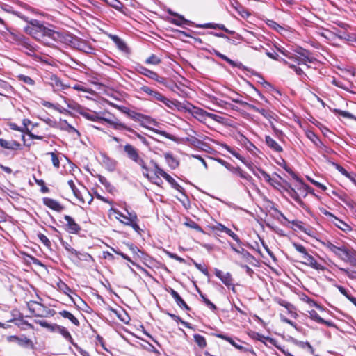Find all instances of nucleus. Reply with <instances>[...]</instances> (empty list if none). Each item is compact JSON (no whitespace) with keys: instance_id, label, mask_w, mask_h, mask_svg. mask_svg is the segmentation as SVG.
<instances>
[{"instance_id":"c03bdc74","label":"nucleus","mask_w":356,"mask_h":356,"mask_svg":"<svg viewBox=\"0 0 356 356\" xmlns=\"http://www.w3.org/2000/svg\"><path fill=\"white\" fill-rule=\"evenodd\" d=\"M302 300L307 303L310 307H315L319 309H323V307L321 305L307 296L302 298Z\"/></svg>"},{"instance_id":"a211bd4d","label":"nucleus","mask_w":356,"mask_h":356,"mask_svg":"<svg viewBox=\"0 0 356 356\" xmlns=\"http://www.w3.org/2000/svg\"><path fill=\"white\" fill-rule=\"evenodd\" d=\"M0 146L7 149L15 150L20 147V144L15 140H6L0 138Z\"/></svg>"},{"instance_id":"c756f323","label":"nucleus","mask_w":356,"mask_h":356,"mask_svg":"<svg viewBox=\"0 0 356 356\" xmlns=\"http://www.w3.org/2000/svg\"><path fill=\"white\" fill-rule=\"evenodd\" d=\"M295 344L296 346H298V347L302 348V349H305L306 350H307L309 353H310L311 354L314 355V356H316L315 354H314V348L312 346V345L307 342V341H295Z\"/></svg>"},{"instance_id":"6e6552de","label":"nucleus","mask_w":356,"mask_h":356,"mask_svg":"<svg viewBox=\"0 0 356 356\" xmlns=\"http://www.w3.org/2000/svg\"><path fill=\"white\" fill-rule=\"evenodd\" d=\"M302 259H304L302 263L305 265L308 266L317 270H325V267L322 264H319L314 259V257L312 255L309 254V253L306 254L304 257H302Z\"/></svg>"},{"instance_id":"f03ea898","label":"nucleus","mask_w":356,"mask_h":356,"mask_svg":"<svg viewBox=\"0 0 356 356\" xmlns=\"http://www.w3.org/2000/svg\"><path fill=\"white\" fill-rule=\"evenodd\" d=\"M324 246L337 257L351 265H356V252L346 245L337 246L330 241L323 243Z\"/></svg>"},{"instance_id":"f3484780","label":"nucleus","mask_w":356,"mask_h":356,"mask_svg":"<svg viewBox=\"0 0 356 356\" xmlns=\"http://www.w3.org/2000/svg\"><path fill=\"white\" fill-rule=\"evenodd\" d=\"M326 216H330L334 218L333 223L340 229L344 231V232H348L351 229L350 227L343 221L341 220L340 219L334 217L331 213L326 211L324 213Z\"/></svg>"},{"instance_id":"052dcab7","label":"nucleus","mask_w":356,"mask_h":356,"mask_svg":"<svg viewBox=\"0 0 356 356\" xmlns=\"http://www.w3.org/2000/svg\"><path fill=\"white\" fill-rule=\"evenodd\" d=\"M200 296L204 301V302L212 310H216V305L212 303L209 299H207L203 294L200 293Z\"/></svg>"},{"instance_id":"dca6fc26","label":"nucleus","mask_w":356,"mask_h":356,"mask_svg":"<svg viewBox=\"0 0 356 356\" xmlns=\"http://www.w3.org/2000/svg\"><path fill=\"white\" fill-rule=\"evenodd\" d=\"M108 124H109L115 130H126L129 131V133L133 134L135 130H134L132 128L127 126L124 123H122L118 120H107Z\"/></svg>"},{"instance_id":"c9c22d12","label":"nucleus","mask_w":356,"mask_h":356,"mask_svg":"<svg viewBox=\"0 0 356 356\" xmlns=\"http://www.w3.org/2000/svg\"><path fill=\"white\" fill-rule=\"evenodd\" d=\"M249 107L251 109L254 110V111L258 112L260 114H261L266 119L269 120L271 118H273V113L269 111H267V110H265L263 108L260 109V108H257V106L252 105V104L249 105Z\"/></svg>"},{"instance_id":"a19ab883","label":"nucleus","mask_w":356,"mask_h":356,"mask_svg":"<svg viewBox=\"0 0 356 356\" xmlns=\"http://www.w3.org/2000/svg\"><path fill=\"white\" fill-rule=\"evenodd\" d=\"M275 301L280 306L285 307L290 313L292 312V310L294 309L293 305L281 298H275Z\"/></svg>"},{"instance_id":"4468645a","label":"nucleus","mask_w":356,"mask_h":356,"mask_svg":"<svg viewBox=\"0 0 356 356\" xmlns=\"http://www.w3.org/2000/svg\"><path fill=\"white\" fill-rule=\"evenodd\" d=\"M53 332L59 333L66 340H67L70 343L73 344L74 346H76V344L74 343L73 339H72L70 333L68 332V330L65 327L55 324Z\"/></svg>"},{"instance_id":"f704fd0d","label":"nucleus","mask_w":356,"mask_h":356,"mask_svg":"<svg viewBox=\"0 0 356 356\" xmlns=\"http://www.w3.org/2000/svg\"><path fill=\"white\" fill-rule=\"evenodd\" d=\"M56 286L58 291L68 295L72 292L71 289L62 280H59L56 283Z\"/></svg>"},{"instance_id":"412c9836","label":"nucleus","mask_w":356,"mask_h":356,"mask_svg":"<svg viewBox=\"0 0 356 356\" xmlns=\"http://www.w3.org/2000/svg\"><path fill=\"white\" fill-rule=\"evenodd\" d=\"M192 115L200 122H204L207 118V112L200 108L194 107Z\"/></svg>"},{"instance_id":"7ed1b4c3","label":"nucleus","mask_w":356,"mask_h":356,"mask_svg":"<svg viewBox=\"0 0 356 356\" xmlns=\"http://www.w3.org/2000/svg\"><path fill=\"white\" fill-rule=\"evenodd\" d=\"M125 211L127 215L123 214L116 209L111 208L110 209L111 213L114 216L116 220L125 225L131 227L136 232H139L140 229L137 223L138 217L136 213L134 211H129L127 209H125Z\"/></svg>"},{"instance_id":"c85d7f7f","label":"nucleus","mask_w":356,"mask_h":356,"mask_svg":"<svg viewBox=\"0 0 356 356\" xmlns=\"http://www.w3.org/2000/svg\"><path fill=\"white\" fill-rule=\"evenodd\" d=\"M24 38L25 37H24L23 35H16L15 33H10L6 36V40L11 43H14V44H16L19 46V44H20L19 41L23 40L24 39Z\"/></svg>"},{"instance_id":"0eeeda50","label":"nucleus","mask_w":356,"mask_h":356,"mask_svg":"<svg viewBox=\"0 0 356 356\" xmlns=\"http://www.w3.org/2000/svg\"><path fill=\"white\" fill-rule=\"evenodd\" d=\"M136 70L140 74H141L151 79L155 80L159 83H163V81H164L163 78L159 76L156 72H154L142 65H138L136 67Z\"/></svg>"},{"instance_id":"ea45409f","label":"nucleus","mask_w":356,"mask_h":356,"mask_svg":"<svg viewBox=\"0 0 356 356\" xmlns=\"http://www.w3.org/2000/svg\"><path fill=\"white\" fill-rule=\"evenodd\" d=\"M281 61L283 62L285 65H287L289 67L293 69L297 75H305L303 70L300 67L289 63L287 60L283 58L281 59Z\"/></svg>"},{"instance_id":"6ab92c4d","label":"nucleus","mask_w":356,"mask_h":356,"mask_svg":"<svg viewBox=\"0 0 356 356\" xmlns=\"http://www.w3.org/2000/svg\"><path fill=\"white\" fill-rule=\"evenodd\" d=\"M170 295L172 296V298L175 299L176 303L181 308H184L186 310H189V307L186 304V302L184 301V300L180 297L179 293L175 291L172 289H170L168 290Z\"/></svg>"},{"instance_id":"de8ad7c7","label":"nucleus","mask_w":356,"mask_h":356,"mask_svg":"<svg viewBox=\"0 0 356 356\" xmlns=\"http://www.w3.org/2000/svg\"><path fill=\"white\" fill-rule=\"evenodd\" d=\"M38 238L46 247L49 248L51 245V241L49 238L43 234L39 233L38 234Z\"/></svg>"},{"instance_id":"473e14b6","label":"nucleus","mask_w":356,"mask_h":356,"mask_svg":"<svg viewBox=\"0 0 356 356\" xmlns=\"http://www.w3.org/2000/svg\"><path fill=\"white\" fill-rule=\"evenodd\" d=\"M59 127L61 130L67 131L69 133H76L79 134V131L72 125L69 124L65 120H60Z\"/></svg>"},{"instance_id":"8fccbe9b","label":"nucleus","mask_w":356,"mask_h":356,"mask_svg":"<svg viewBox=\"0 0 356 356\" xmlns=\"http://www.w3.org/2000/svg\"><path fill=\"white\" fill-rule=\"evenodd\" d=\"M309 318L320 323L321 321H323V319L318 314L315 310H310L308 312Z\"/></svg>"},{"instance_id":"6e6d98bb","label":"nucleus","mask_w":356,"mask_h":356,"mask_svg":"<svg viewBox=\"0 0 356 356\" xmlns=\"http://www.w3.org/2000/svg\"><path fill=\"white\" fill-rule=\"evenodd\" d=\"M38 323L42 327H45V328L48 329L49 330H50L51 332H53V330H54V326H55V323L51 324V323H49L46 321H39Z\"/></svg>"},{"instance_id":"49530a36","label":"nucleus","mask_w":356,"mask_h":356,"mask_svg":"<svg viewBox=\"0 0 356 356\" xmlns=\"http://www.w3.org/2000/svg\"><path fill=\"white\" fill-rule=\"evenodd\" d=\"M171 15H175L177 17V19H172V22L176 25L181 26L184 24H186L187 22V20H186L182 16L177 15L175 13H170Z\"/></svg>"},{"instance_id":"7c9ffc66","label":"nucleus","mask_w":356,"mask_h":356,"mask_svg":"<svg viewBox=\"0 0 356 356\" xmlns=\"http://www.w3.org/2000/svg\"><path fill=\"white\" fill-rule=\"evenodd\" d=\"M111 38L119 49L124 52L128 51V47H127L126 44L118 36L111 35Z\"/></svg>"},{"instance_id":"9d476101","label":"nucleus","mask_w":356,"mask_h":356,"mask_svg":"<svg viewBox=\"0 0 356 356\" xmlns=\"http://www.w3.org/2000/svg\"><path fill=\"white\" fill-rule=\"evenodd\" d=\"M64 219L67 222L65 229L71 234H77L81 230L80 226L70 216L65 215Z\"/></svg>"},{"instance_id":"39448f33","label":"nucleus","mask_w":356,"mask_h":356,"mask_svg":"<svg viewBox=\"0 0 356 356\" xmlns=\"http://www.w3.org/2000/svg\"><path fill=\"white\" fill-rule=\"evenodd\" d=\"M292 60L298 64L306 65H307V63H314L316 60L309 51L302 48H298L295 50Z\"/></svg>"},{"instance_id":"37998d69","label":"nucleus","mask_w":356,"mask_h":356,"mask_svg":"<svg viewBox=\"0 0 356 356\" xmlns=\"http://www.w3.org/2000/svg\"><path fill=\"white\" fill-rule=\"evenodd\" d=\"M106 1L109 6L118 10H121L123 8V4L118 0H106Z\"/></svg>"},{"instance_id":"680f3d73","label":"nucleus","mask_w":356,"mask_h":356,"mask_svg":"<svg viewBox=\"0 0 356 356\" xmlns=\"http://www.w3.org/2000/svg\"><path fill=\"white\" fill-rule=\"evenodd\" d=\"M154 167H155V170H154V173L155 175L158 177V176H161L163 177V178L165 177V176L168 174L166 173L163 169H161V168H159L156 163H154Z\"/></svg>"},{"instance_id":"e2e57ef3","label":"nucleus","mask_w":356,"mask_h":356,"mask_svg":"<svg viewBox=\"0 0 356 356\" xmlns=\"http://www.w3.org/2000/svg\"><path fill=\"white\" fill-rule=\"evenodd\" d=\"M138 165L140 166L141 168L143 169V175L147 179H150V177L149 175V169L147 167L143 159V165Z\"/></svg>"},{"instance_id":"338daca9","label":"nucleus","mask_w":356,"mask_h":356,"mask_svg":"<svg viewBox=\"0 0 356 356\" xmlns=\"http://www.w3.org/2000/svg\"><path fill=\"white\" fill-rule=\"evenodd\" d=\"M72 88L81 92H88L89 90L82 84H75L72 86Z\"/></svg>"},{"instance_id":"bb28decb","label":"nucleus","mask_w":356,"mask_h":356,"mask_svg":"<svg viewBox=\"0 0 356 356\" xmlns=\"http://www.w3.org/2000/svg\"><path fill=\"white\" fill-rule=\"evenodd\" d=\"M222 147L226 149L228 152L232 154L234 156H235L236 159L240 160L242 163L245 164L247 166L249 163H247L245 159L239 153H238L236 150L230 147L229 145L224 144L222 145Z\"/></svg>"},{"instance_id":"cd10ccee","label":"nucleus","mask_w":356,"mask_h":356,"mask_svg":"<svg viewBox=\"0 0 356 356\" xmlns=\"http://www.w3.org/2000/svg\"><path fill=\"white\" fill-rule=\"evenodd\" d=\"M58 314L63 318L69 319L74 325H79V320L70 312L63 310L58 312Z\"/></svg>"},{"instance_id":"2eb2a0df","label":"nucleus","mask_w":356,"mask_h":356,"mask_svg":"<svg viewBox=\"0 0 356 356\" xmlns=\"http://www.w3.org/2000/svg\"><path fill=\"white\" fill-rule=\"evenodd\" d=\"M50 84L54 91H60L69 88V86L64 84L61 80L56 76L52 75L50 77Z\"/></svg>"},{"instance_id":"69168bd1","label":"nucleus","mask_w":356,"mask_h":356,"mask_svg":"<svg viewBox=\"0 0 356 356\" xmlns=\"http://www.w3.org/2000/svg\"><path fill=\"white\" fill-rule=\"evenodd\" d=\"M334 165L335 166L336 169L339 172H341L343 175L346 176V177L348 176H349L350 173L345 168H343L342 166H341L340 165L337 164V163H334Z\"/></svg>"},{"instance_id":"1a4fd4ad","label":"nucleus","mask_w":356,"mask_h":356,"mask_svg":"<svg viewBox=\"0 0 356 356\" xmlns=\"http://www.w3.org/2000/svg\"><path fill=\"white\" fill-rule=\"evenodd\" d=\"M248 168L252 172L254 176L259 179L264 178L266 181L269 183L270 185H273V183L271 182L272 179L270 176L262 169L254 168L251 163L248 165Z\"/></svg>"},{"instance_id":"13d9d810","label":"nucleus","mask_w":356,"mask_h":356,"mask_svg":"<svg viewBox=\"0 0 356 356\" xmlns=\"http://www.w3.org/2000/svg\"><path fill=\"white\" fill-rule=\"evenodd\" d=\"M268 24L269 26H270L272 29L276 30L277 32L281 33L282 31L284 30V28L282 27L280 25H279L277 23H276L274 21H270Z\"/></svg>"},{"instance_id":"5701e85b","label":"nucleus","mask_w":356,"mask_h":356,"mask_svg":"<svg viewBox=\"0 0 356 356\" xmlns=\"http://www.w3.org/2000/svg\"><path fill=\"white\" fill-rule=\"evenodd\" d=\"M265 142L266 145L275 152H281L282 151V147L270 136H266L265 138Z\"/></svg>"},{"instance_id":"0e129e2a","label":"nucleus","mask_w":356,"mask_h":356,"mask_svg":"<svg viewBox=\"0 0 356 356\" xmlns=\"http://www.w3.org/2000/svg\"><path fill=\"white\" fill-rule=\"evenodd\" d=\"M226 234L227 235H229V236H231L237 243H238V244L241 243V241L240 238H238V236L234 232H232L230 229H229L227 231Z\"/></svg>"},{"instance_id":"393cba45","label":"nucleus","mask_w":356,"mask_h":356,"mask_svg":"<svg viewBox=\"0 0 356 356\" xmlns=\"http://www.w3.org/2000/svg\"><path fill=\"white\" fill-rule=\"evenodd\" d=\"M222 147L226 149L228 152L232 154L234 156H235L236 159L240 160L242 163L245 164L247 166L249 163H247L245 159L239 153H238L236 150L230 147L229 145L224 144L222 145Z\"/></svg>"},{"instance_id":"774afa93","label":"nucleus","mask_w":356,"mask_h":356,"mask_svg":"<svg viewBox=\"0 0 356 356\" xmlns=\"http://www.w3.org/2000/svg\"><path fill=\"white\" fill-rule=\"evenodd\" d=\"M239 254H241L242 258L245 259L247 261H248L250 258H252L251 254L243 248H241Z\"/></svg>"},{"instance_id":"f8f14e48","label":"nucleus","mask_w":356,"mask_h":356,"mask_svg":"<svg viewBox=\"0 0 356 356\" xmlns=\"http://www.w3.org/2000/svg\"><path fill=\"white\" fill-rule=\"evenodd\" d=\"M20 42V49L25 52L27 55L34 56L35 55V52L37 51L35 47L31 44L26 38L23 40L19 41Z\"/></svg>"},{"instance_id":"58836bf2","label":"nucleus","mask_w":356,"mask_h":356,"mask_svg":"<svg viewBox=\"0 0 356 356\" xmlns=\"http://www.w3.org/2000/svg\"><path fill=\"white\" fill-rule=\"evenodd\" d=\"M199 27L209 28V29H219L221 30H224L227 33H230V31L229 30H227L223 24L207 23L203 25H200Z\"/></svg>"},{"instance_id":"aec40b11","label":"nucleus","mask_w":356,"mask_h":356,"mask_svg":"<svg viewBox=\"0 0 356 356\" xmlns=\"http://www.w3.org/2000/svg\"><path fill=\"white\" fill-rule=\"evenodd\" d=\"M140 91L149 95L153 99L159 101L162 95L158 91L152 90L151 88L143 86L140 88Z\"/></svg>"},{"instance_id":"4d7b16f0","label":"nucleus","mask_w":356,"mask_h":356,"mask_svg":"<svg viewBox=\"0 0 356 356\" xmlns=\"http://www.w3.org/2000/svg\"><path fill=\"white\" fill-rule=\"evenodd\" d=\"M69 186L70 187L71 190L72 191L74 195L77 197L79 198V191L76 188L74 181L72 180H70L67 182Z\"/></svg>"},{"instance_id":"bf43d9fd","label":"nucleus","mask_w":356,"mask_h":356,"mask_svg":"<svg viewBox=\"0 0 356 356\" xmlns=\"http://www.w3.org/2000/svg\"><path fill=\"white\" fill-rule=\"evenodd\" d=\"M19 79L22 81L24 83L29 85H33L34 81L29 76L25 75H19Z\"/></svg>"},{"instance_id":"4c0bfd02","label":"nucleus","mask_w":356,"mask_h":356,"mask_svg":"<svg viewBox=\"0 0 356 356\" xmlns=\"http://www.w3.org/2000/svg\"><path fill=\"white\" fill-rule=\"evenodd\" d=\"M115 107L121 111L122 112L129 114V115L133 119L139 120L140 118H144L143 115L139 113H133V114H130L129 109L127 108V107L120 106H115Z\"/></svg>"},{"instance_id":"4be33fe9","label":"nucleus","mask_w":356,"mask_h":356,"mask_svg":"<svg viewBox=\"0 0 356 356\" xmlns=\"http://www.w3.org/2000/svg\"><path fill=\"white\" fill-rule=\"evenodd\" d=\"M229 170L233 174L236 175L248 181H251L252 180V177L245 172L243 171L239 167H234L232 165Z\"/></svg>"},{"instance_id":"a18cd8bd","label":"nucleus","mask_w":356,"mask_h":356,"mask_svg":"<svg viewBox=\"0 0 356 356\" xmlns=\"http://www.w3.org/2000/svg\"><path fill=\"white\" fill-rule=\"evenodd\" d=\"M161 59L154 54H152L145 60L147 64L158 65L161 63Z\"/></svg>"},{"instance_id":"72a5a7b5","label":"nucleus","mask_w":356,"mask_h":356,"mask_svg":"<svg viewBox=\"0 0 356 356\" xmlns=\"http://www.w3.org/2000/svg\"><path fill=\"white\" fill-rule=\"evenodd\" d=\"M102 163L109 171H113L115 168L116 162L108 156H103Z\"/></svg>"},{"instance_id":"864d4df0","label":"nucleus","mask_w":356,"mask_h":356,"mask_svg":"<svg viewBox=\"0 0 356 356\" xmlns=\"http://www.w3.org/2000/svg\"><path fill=\"white\" fill-rule=\"evenodd\" d=\"M47 154L51 156L53 165L55 168H58L60 166V161H59V159L58 158L57 155L54 152H49Z\"/></svg>"},{"instance_id":"3c124183","label":"nucleus","mask_w":356,"mask_h":356,"mask_svg":"<svg viewBox=\"0 0 356 356\" xmlns=\"http://www.w3.org/2000/svg\"><path fill=\"white\" fill-rule=\"evenodd\" d=\"M288 194L297 202H300L301 201L300 196L297 193V192L292 188H289L286 190Z\"/></svg>"},{"instance_id":"79ce46f5","label":"nucleus","mask_w":356,"mask_h":356,"mask_svg":"<svg viewBox=\"0 0 356 356\" xmlns=\"http://www.w3.org/2000/svg\"><path fill=\"white\" fill-rule=\"evenodd\" d=\"M159 101L162 102L163 104H164L167 107L172 108V109L175 106H176V104L172 100L168 99L167 97H164L163 95Z\"/></svg>"},{"instance_id":"a878e982","label":"nucleus","mask_w":356,"mask_h":356,"mask_svg":"<svg viewBox=\"0 0 356 356\" xmlns=\"http://www.w3.org/2000/svg\"><path fill=\"white\" fill-rule=\"evenodd\" d=\"M222 147L226 149L228 152L232 154L234 156H235L236 159L240 160L242 163L245 164L247 166L249 163H247L245 159L239 153H238L236 150L230 147L229 145L224 144L222 145Z\"/></svg>"},{"instance_id":"9b49d317","label":"nucleus","mask_w":356,"mask_h":356,"mask_svg":"<svg viewBox=\"0 0 356 356\" xmlns=\"http://www.w3.org/2000/svg\"><path fill=\"white\" fill-rule=\"evenodd\" d=\"M215 275L219 278L225 285L227 286H233V279L232 275L229 273H224L222 270L216 268Z\"/></svg>"},{"instance_id":"5fc2aeb1","label":"nucleus","mask_w":356,"mask_h":356,"mask_svg":"<svg viewBox=\"0 0 356 356\" xmlns=\"http://www.w3.org/2000/svg\"><path fill=\"white\" fill-rule=\"evenodd\" d=\"M216 55L232 66H237L240 67V66L241 65V63H240L239 65L235 64V63L232 60L229 59L227 56L220 53H217Z\"/></svg>"},{"instance_id":"423d86ee","label":"nucleus","mask_w":356,"mask_h":356,"mask_svg":"<svg viewBox=\"0 0 356 356\" xmlns=\"http://www.w3.org/2000/svg\"><path fill=\"white\" fill-rule=\"evenodd\" d=\"M77 112L81 115L84 117L86 119L90 120V121H93V122L104 121V122H106L108 123L107 120H112L111 119H108V118L102 116L101 114L99 113H97L95 111H89V110H88L85 108H82V107H79L77 109Z\"/></svg>"},{"instance_id":"2f4dec72","label":"nucleus","mask_w":356,"mask_h":356,"mask_svg":"<svg viewBox=\"0 0 356 356\" xmlns=\"http://www.w3.org/2000/svg\"><path fill=\"white\" fill-rule=\"evenodd\" d=\"M164 156L166 163L172 169H175L176 168L178 167L179 162L175 158H174V156L172 154L166 153L165 154Z\"/></svg>"},{"instance_id":"e433bc0d","label":"nucleus","mask_w":356,"mask_h":356,"mask_svg":"<svg viewBox=\"0 0 356 356\" xmlns=\"http://www.w3.org/2000/svg\"><path fill=\"white\" fill-rule=\"evenodd\" d=\"M194 341L200 348H204L207 346V341L205 338L199 334H195L193 335Z\"/></svg>"},{"instance_id":"ddd939ff","label":"nucleus","mask_w":356,"mask_h":356,"mask_svg":"<svg viewBox=\"0 0 356 356\" xmlns=\"http://www.w3.org/2000/svg\"><path fill=\"white\" fill-rule=\"evenodd\" d=\"M43 203L47 207L57 212H60L64 209V207L61 205L58 201L49 197H44L43 199Z\"/></svg>"},{"instance_id":"09e8293b","label":"nucleus","mask_w":356,"mask_h":356,"mask_svg":"<svg viewBox=\"0 0 356 356\" xmlns=\"http://www.w3.org/2000/svg\"><path fill=\"white\" fill-rule=\"evenodd\" d=\"M293 246L298 252L302 254V257L308 253L306 248L300 243H293Z\"/></svg>"},{"instance_id":"20e7f679","label":"nucleus","mask_w":356,"mask_h":356,"mask_svg":"<svg viewBox=\"0 0 356 356\" xmlns=\"http://www.w3.org/2000/svg\"><path fill=\"white\" fill-rule=\"evenodd\" d=\"M118 149L120 150L127 159L134 163L137 165H143V158L140 156L138 149L131 144H120L118 146Z\"/></svg>"},{"instance_id":"603ef678","label":"nucleus","mask_w":356,"mask_h":356,"mask_svg":"<svg viewBox=\"0 0 356 356\" xmlns=\"http://www.w3.org/2000/svg\"><path fill=\"white\" fill-rule=\"evenodd\" d=\"M72 256L82 261H88V259L91 258L90 254L84 252H80L79 251H77V254H74Z\"/></svg>"},{"instance_id":"b1692460","label":"nucleus","mask_w":356,"mask_h":356,"mask_svg":"<svg viewBox=\"0 0 356 356\" xmlns=\"http://www.w3.org/2000/svg\"><path fill=\"white\" fill-rule=\"evenodd\" d=\"M305 134L307 138L309 139L316 147H323V142L313 131L307 130L306 131Z\"/></svg>"},{"instance_id":"f257e3e1","label":"nucleus","mask_w":356,"mask_h":356,"mask_svg":"<svg viewBox=\"0 0 356 356\" xmlns=\"http://www.w3.org/2000/svg\"><path fill=\"white\" fill-rule=\"evenodd\" d=\"M53 26H46L38 20L33 19L24 28L25 32L35 40L47 46H53L55 42H70L72 36L52 29Z\"/></svg>"}]
</instances>
